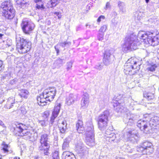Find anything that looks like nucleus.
Here are the masks:
<instances>
[{
    "label": "nucleus",
    "mask_w": 159,
    "mask_h": 159,
    "mask_svg": "<svg viewBox=\"0 0 159 159\" xmlns=\"http://www.w3.org/2000/svg\"><path fill=\"white\" fill-rule=\"evenodd\" d=\"M140 44L136 36L132 34L129 36L125 37V43L122 46V49L125 52L132 50H135L138 48Z\"/></svg>",
    "instance_id": "f257e3e1"
},
{
    "label": "nucleus",
    "mask_w": 159,
    "mask_h": 159,
    "mask_svg": "<svg viewBox=\"0 0 159 159\" xmlns=\"http://www.w3.org/2000/svg\"><path fill=\"white\" fill-rule=\"evenodd\" d=\"M140 66L138 60L136 57L129 59L124 66V72L126 75H133L138 71Z\"/></svg>",
    "instance_id": "f03ea898"
},
{
    "label": "nucleus",
    "mask_w": 159,
    "mask_h": 159,
    "mask_svg": "<svg viewBox=\"0 0 159 159\" xmlns=\"http://www.w3.org/2000/svg\"><path fill=\"white\" fill-rule=\"evenodd\" d=\"M152 32H145L142 31L139 32L138 36L140 39L143 40L146 44L155 46L159 44V33L153 37Z\"/></svg>",
    "instance_id": "7ed1b4c3"
},
{
    "label": "nucleus",
    "mask_w": 159,
    "mask_h": 159,
    "mask_svg": "<svg viewBox=\"0 0 159 159\" xmlns=\"http://www.w3.org/2000/svg\"><path fill=\"white\" fill-rule=\"evenodd\" d=\"M16 50L19 53H25L30 50L31 43L28 40L25 39L22 37L16 36Z\"/></svg>",
    "instance_id": "20e7f679"
},
{
    "label": "nucleus",
    "mask_w": 159,
    "mask_h": 159,
    "mask_svg": "<svg viewBox=\"0 0 159 159\" xmlns=\"http://www.w3.org/2000/svg\"><path fill=\"white\" fill-rule=\"evenodd\" d=\"M1 7L3 10L2 15L6 18L11 19L14 17L15 10L11 0L6 1L2 2L1 4Z\"/></svg>",
    "instance_id": "39448f33"
},
{
    "label": "nucleus",
    "mask_w": 159,
    "mask_h": 159,
    "mask_svg": "<svg viewBox=\"0 0 159 159\" xmlns=\"http://www.w3.org/2000/svg\"><path fill=\"white\" fill-rule=\"evenodd\" d=\"M49 133H43V132L40 136V145L39 147V150L41 153L44 154V155L48 156L49 154L48 152L49 144L48 143L49 142Z\"/></svg>",
    "instance_id": "423d86ee"
},
{
    "label": "nucleus",
    "mask_w": 159,
    "mask_h": 159,
    "mask_svg": "<svg viewBox=\"0 0 159 159\" xmlns=\"http://www.w3.org/2000/svg\"><path fill=\"white\" fill-rule=\"evenodd\" d=\"M109 115V111L106 110L98 116V128L100 130H103L107 128Z\"/></svg>",
    "instance_id": "0eeeda50"
},
{
    "label": "nucleus",
    "mask_w": 159,
    "mask_h": 159,
    "mask_svg": "<svg viewBox=\"0 0 159 159\" xmlns=\"http://www.w3.org/2000/svg\"><path fill=\"white\" fill-rule=\"evenodd\" d=\"M124 96L122 94H119V96L116 97V98L115 102H114L113 106L114 109L118 113H123L125 111H127V109L123 107V103H121L122 100H126L127 98L123 97Z\"/></svg>",
    "instance_id": "6e6552de"
},
{
    "label": "nucleus",
    "mask_w": 159,
    "mask_h": 159,
    "mask_svg": "<svg viewBox=\"0 0 159 159\" xmlns=\"http://www.w3.org/2000/svg\"><path fill=\"white\" fill-rule=\"evenodd\" d=\"M137 150L143 154H149L153 152V146L151 142L146 141L137 147Z\"/></svg>",
    "instance_id": "1a4fd4ad"
},
{
    "label": "nucleus",
    "mask_w": 159,
    "mask_h": 159,
    "mask_svg": "<svg viewBox=\"0 0 159 159\" xmlns=\"http://www.w3.org/2000/svg\"><path fill=\"white\" fill-rule=\"evenodd\" d=\"M15 126H13L14 130L19 133H22L25 139H29L31 138L32 134L28 130L25 129V125L16 122L15 124Z\"/></svg>",
    "instance_id": "9d476101"
},
{
    "label": "nucleus",
    "mask_w": 159,
    "mask_h": 159,
    "mask_svg": "<svg viewBox=\"0 0 159 159\" xmlns=\"http://www.w3.org/2000/svg\"><path fill=\"white\" fill-rule=\"evenodd\" d=\"M85 142L86 144L90 147H92L95 144L94 134L93 127L92 126L88 127L87 129Z\"/></svg>",
    "instance_id": "9b49d317"
},
{
    "label": "nucleus",
    "mask_w": 159,
    "mask_h": 159,
    "mask_svg": "<svg viewBox=\"0 0 159 159\" xmlns=\"http://www.w3.org/2000/svg\"><path fill=\"white\" fill-rule=\"evenodd\" d=\"M21 25L23 32L27 34L32 33L35 26L34 23L26 19L23 20Z\"/></svg>",
    "instance_id": "f8f14e48"
},
{
    "label": "nucleus",
    "mask_w": 159,
    "mask_h": 159,
    "mask_svg": "<svg viewBox=\"0 0 159 159\" xmlns=\"http://www.w3.org/2000/svg\"><path fill=\"white\" fill-rule=\"evenodd\" d=\"M56 93V90L54 87L50 88L45 90L43 92V97L49 102L52 101Z\"/></svg>",
    "instance_id": "ddd939ff"
},
{
    "label": "nucleus",
    "mask_w": 159,
    "mask_h": 159,
    "mask_svg": "<svg viewBox=\"0 0 159 159\" xmlns=\"http://www.w3.org/2000/svg\"><path fill=\"white\" fill-rule=\"evenodd\" d=\"M137 126L140 129L146 133H148L151 130V127L149 125L148 120H139L137 122Z\"/></svg>",
    "instance_id": "4468645a"
},
{
    "label": "nucleus",
    "mask_w": 159,
    "mask_h": 159,
    "mask_svg": "<svg viewBox=\"0 0 159 159\" xmlns=\"http://www.w3.org/2000/svg\"><path fill=\"white\" fill-rule=\"evenodd\" d=\"M75 151L79 156L81 157L86 154L87 153V148L84 146L83 143L80 142H78L76 145Z\"/></svg>",
    "instance_id": "2eb2a0df"
},
{
    "label": "nucleus",
    "mask_w": 159,
    "mask_h": 159,
    "mask_svg": "<svg viewBox=\"0 0 159 159\" xmlns=\"http://www.w3.org/2000/svg\"><path fill=\"white\" fill-rule=\"evenodd\" d=\"M115 59L114 56L109 51H106L104 55L103 59L104 63L107 66L112 63Z\"/></svg>",
    "instance_id": "dca6fc26"
},
{
    "label": "nucleus",
    "mask_w": 159,
    "mask_h": 159,
    "mask_svg": "<svg viewBox=\"0 0 159 159\" xmlns=\"http://www.w3.org/2000/svg\"><path fill=\"white\" fill-rule=\"evenodd\" d=\"M60 107L61 104L60 103H57L55 105L54 110L52 113V116L51 118L50 122L51 126L53 124L55 119L58 116L60 110Z\"/></svg>",
    "instance_id": "f3484780"
},
{
    "label": "nucleus",
    "mask_w": 159,
    "mask_h": 159,
    "mask_svg": "<svg viewBox=\"0 0 159 159\" xmlns=\"http://www.w3.org/2000/svg\"><path fill=\"white\" fill-rule=\"evenodd\" d=\"M149 125L151 127V130L154 129H159V117L157 116H154L151 118L148 121Z\"/></svg>",
    "instance_id": "a211bd4d"
},
{
    "label": "nucleus",
    "mask_w": 159,
    "mask_h": 159,
    "mask_svg": "<svg viewBox=\"0 0 159 159\" xmlns=\"http://www.w3.org/2000/svg\"><path fill=\"white\" fill-rule=\"evenodd\" d=\"M127 134L128 141L133 143L137 142L138 139V133L136 131L133 130L128 132Z\"/></svg>",
    "instance_id": "6ab92c4d"
},
{
    "label": "nucleus",
    "mask_w": 159,
    "mask_h": 159,
    "mask_svg": "<svg viewBox=\"0 0 159 159\" xmlns=\"http://www.w3.org/2000/svg\"><path fill=\"white\" fill-rule=\"evenodd\" d=\"M89 103V95L86 93L83 94L81 102V107L83 108H86Z\"/></svg>",
    "instance_id": "aec40b11"
},
{
    "label": "nucleus",
    "mask_w": 159,
    "mask_h": 159,
    "mask_svg": "<svg viewBox=\"0 0 159 159\" xmlns=\"http://www.w3.org/2000/svg\"><path fill=\"white\" fill-rule=\"evenodd\" d=\"M16 6L17 9H25L28 7L29 4L25 1L22 0H16Z\"/></svg>",
    "instance_id": "412c9836"
},
{
    "label": "nucleus",
    "mask_w": 159,
    "mask_h": 159,
    "mask_svg": "<svg viewBox=\"0 0 159 159\" xmlns=\"http://www.w3.org/2000/svg\"><path fill=\"white\" fill-rule=\"evenodd\" d=\"M117 7L119 8V11L121 14L125 13L126 11V5L122 1H119L117 2Z\"/></svg>",
    "instance_id": "4be33fe9"
},
{
    "label": "nucleus",
    "mask_w": 159,
    "mask_h": 159,
    "mask_svg": "<svg viewBox=\"0 0 159 159\" xmlns=\"http://www.w3.org/2000/svg\"><path fill=\"white\" fill-rule=\"evenodd\" d=\"M77 97L76 95L70 94L66 99V103L68 105L73 104L77 100Z\"/></svg>",
    "instance_id": "5701e85b"
},
{
    "label": "nucleus",
    "mask_w": 159,
    "mask_h": 159,
    "mask_svg": "<svg viewBox=\"0 0 159 159\" xmlns=\"http://www.w3.org/2000/svg\"><path fill=\"white\" fill-rule=\"evenodd\" d=\"M76 129L79 133H82L84 131V129L83 126V122L81 120H78L76 126Z\"/></svg>",
    "instance_id": "b1692460"
},
{
    "label": "nucleus",
    "mask_w": 159,
    "mask_h": 159,
    "mask_svg": "<svg viewBox=\"0 0 159 159\" xmlns=\"http://www.w3.org/2000/svg\"><path fill=\"white\" fill-rule=\"evenodd\" d=\"M67 124L66 120L62 121L61 123H59L58 126L60 132L61 133L64 134L65 133L67 129Z\"/></svg>",
    "instance_id": "393cba45"
},
{
    "label": "nucleus",
    "mask_w": 159,
    "mask_h": 159,
    "mask_svg": "<svg viewBox=\"0 0 159 159\" xmlns=\"http://www.w3.org/2000/svg\"><path fill=\"white\" fill-rule=\"evenodd\" d=\"M15 103V99L13 98L10 97L8 99L5 107L7 109H10L14 106Z\"/></svg>",
    "instance_id": "a878e982"
},
{
    "label": "nucleus",
    "mask_w": 159,
    "mask_h": 159,
    "mask_svg": "<svg viewBox=\"0 0 159 159\" xmlns=\"http://www.w3.org/2000/svg\"><path fill=\"white\" fill-rule=\"evenodd\" d=\"M38 103L40 106H43L47 104L46 101H48L46 98L43 97V94L40 95L39 97L37 98Z\"/></svg>",
    "instance_id": "bb28decb"
},
{
    "label": "nucleus",
    "mask_w": 159,
    "mask_h": 159,
    "mask_svg": "<svg viewBox=\"0 0 159 159\" xmlns=\"http://www.w3.org/2000/svg\"><path fill=\"white\" fill-rule=\"evenodd\" d=\"M72 158H75V156L71 152L68 151L63 152L62 159H71Z\"/></svg>",
    "instance_id": "cd10ccee"
},
{
    "label": "nucleus",
    "mask_w": 159,
    "mask_h": 159,
    "mask_svg": "<svg viewBox=\"0 0 159 159\" xmlns=\"http://www.w3.org/2000/svg\"><path fill=\"white\" fill-rule=\"evenodd\" d=\"M143 97L148 101L153 100L155 98L154 93L146 91L143 92Z\"/></svg>",
    "instance_id": "c85d7f7f"
},
{
    "label": "nucleus",
    "mask_w": 159,
    "mask_h": 159,
    "mask_svg": "<svg viewBox=\"0 0 159 159\" xmlns=\"http://www.w3.org/2000/svg\"><path fill=\"white\" fill-rule=\"evenodd\" d=\"M34 1L35 3H36V7L37 8L41 10L45 9V7L44 6L43 3L42 1V0H35Z\"/></svg>",
    "instance_id": "c756f323"
},
{
    "label": "nucleus",
    "mask_w": 159,
    "mask_h": 159,
    "mask_svg": "<svg viewBox=\"0 0 159 159\" xmlns=\"http://www.w3.org/2000/svg\"><path fill=\"white\" fill-rule=\"evenodd\" d=\"M29 92L27 90L23 89L21 90V93H19V95L21 98H27L29 96Z\"/></svg>",
    "instance_id": "7c9ffc66"
},
{
    "label": "nucleus",
    "mask_w": 159,
    "mask_h": 159,
    "mask_svg": "<svg viewBox=\"0 0 159 159\" xmlns=\"http://www.w3.org/2000/svg\"><path fill=\"white\" fill-rule=\"evenodd\" d=\"M69 141L67 139H65L62 145V149L64 150H68L69 148Z\"/></svg>",
    "instance_id": "2f4dec72"
},
{
    "label": "nucleus",
    "mask_w": 159,
    "mask_h": 159,
    "mask_svg": "<svg viewBox=\"0 0 159 159\" xmlns=\"http://www.w3.org/2000/svg\"><path fill=\"white\" fill-rule=\"evenodd\" d=\"M58 44L63 48H68L71 45V43L66 41L64 42L59 43Z\"/></svg>",
    "instance_id": "473e14b6"
},
{
    "label": "nucleus",
    "mask_w": 159,
    "mask_h": 159,
    "mask_svg": "<svg viewBox=\"0 0 159 159\" xmlns=\"http://www.w3.org/2000/svg\"><path fill=\"white\" fill-rule=\"evenodd\" d=\"M130 116L127 117V119L129 120V122L133 123L138 118L137 116L134 114H130Z\"/></svg>",
    "instance_id": "72a5a7b5"
},
{
    "label": "nucleus",
    "mask_w": 159,
    "mask_h": 159,
    "mask_svg": "<svg viewBox=\"0 0 159 159\" xmlns=\"http://www.w3.org/2000/svg\"><path fill=\"white\" fill-rule=\"evenodd\" d=\"M106 139L108 140L109 142H111L114 141L116 138V134L113 133L110 134L109 136L106 137Z\"/></svg>",
    "instance_id": "f704fd0d"
},
{
    "label": "nucleus",
    "mask_w": 159,
    "mask_h": 159,
    "mask_svg": "<svg viewBox=\"0 0 159 159\" xmlns=\"http://www.w3.org/2000/svg\"><path fill=\"white\" fill-rule=\"evenodd\" d=\"M64 59H61L60 58H58L55 62V63L58 67H61L65 63Z\"/></svg>",
    "instance_id": "c9c22d12"
},
{
    "label": "nucleus",
    "mask_w": 159,
    "mask_h": 159,
    "mask_svg": "<svg viewBox=\"0 0 159 159\" xmlns=\"http://www.w3.org/2000/svg\"><path fill=\"white\" fill-rule=\"evenodd\" d=\"M124 147L125 148L124 151L125 152L130 153H132L134 151V149L131 148L129 146H126V145H124Z\"/></svg>",
    "instance_id": "e433bc0d"
},
{
    "label": "nucleus",
    "mask_w": 159,
    "mask_h": 159,
    "mask_svg": "<svg viewBox=\"0 0 159 159\" xmlns=\"http://www.w3.org/2000/svg\"><path fill=\"white\" fill-rule=\"evenodd\" d=\"M59 154L58 151H55L52 153V159H59Z\"/></svg>",
    "instance_id": "4c0bfd02"
},
{
    "label": "nucleus",
    "mask_w": 159,
    "mask_h": 159,
    "mask_svg": "<svg viewBox=\"0 0 159 159\" xmlns=\"http://www.w3.org/2000/svg\"><path fill=\"white\" fill-rule=\"evenodd\" d=\"M157 67V66L155 64H154L149 66L147 69L149 71L153 72L155 70V69Z\"/></svg>",
    "instance_id": "58836bf2"
},
{
    "label": "nucleus",
    "mask_w": 159,
    "mask_h": 159,
    "mask_svg": "<svg viewBox=\"0 0 159 159\" xmlns=\"http://www.w3.org/2000/svg\"><path fill=\"white\" fill-rule=\"evenodd\" d=\"M107 26L104 25L101 26L99 30V32L101 33H103L105 32L107 29Z\"/></svg>",
    "instance_id": "ea45409f"
},
{
    "label": "nucleus",
    "mask_w": 159,
    "mask_h": 159,
    "mask_svg": "<svg viewBox=\"0 0 159 159\" xmlns=\"http://www.w3.org/2000/svg\"><path fill=\"white\" fill-rule=\"evenodd\" d=\"M60 0H51V4L52 7H55L58 3Z\"/></svg>",
    "instance_id": "a19ab883"
},
{
    "label": "nucleus",
    "mask_w": 159,
    "mask_h": 159,
    "mask_svg": "<svg viewBox=\"0 0 159 159\" xmlns=\"http://www.w3.org/2000/svg\"><path fill=\"white\" fill-rule=\"evenodd\" d=\"M104 34L100 32L98 36V39L100 41H102L103 39Z\"/></svg>",
    "instance_id": "79ce46f5"
},
{
    "label": "nucleus",
    "mask_w": 159,
    "mask_h": 159,
    "mask_svg": "<svg viewBox=\"0 0 159 159\" xmlns=\"http://www.w3.org/2000/svg\"><path fill=\"white\" fill-rule=\"evenodd\" d=\"M112 132L110 130L107 129L105 132V136L107 137V136H109V135Z\"/></svg>",
    "instance_id": "37998d69"
},
{
    "label": "nucleus",
    "mask_w": 159,
    "mask_h": 159,
    "mask_svg": "<svg viewBox=\"0 0 159 159\" xmlns=\"http://www.w3.org/2000/svg\"><path fill=\"white\" fill-rule=\"evenodd\" d=\"M102 67L103 66L101 64H98V65H96L95 67V68L96 69L99 70H101L102 69Z\"/></svg>",
    "instance_id": "c03bdc74"
},
{
    "label": "nucleus",
    "mask_w": 159,
    "mask_h": 159,
    "mask_svg": "<svg viewBox=\"0 0 159 159\" xmlns=\"http://www.w3.org/2000/svg\"><path fill=\"white\" fill-rule=\"evenodd\" d=\"M66 69L67 70H70L72 67V63L71 62H68L67 63Z\"/></svg>",
    "instance_id": "a18cd8bd"
},
{
    "label": "nucleus",
    "mask_w": 159,
    "mask_h": 159,
    "mask_svg": "<svg viewBox=\"0 0 159 159\" xmlns=\"http://www.w3.org/2000/svg\"><path fill=\"white\" fill-rule=\"evenodd\" d=\"M45 120H39V123L43 126H46L45 124Z\"/></svg>",
    "instance_id": "49530a36"
},
{
    "label": "nucleus",
    "mask_w": 159,
    "mask_h": 159,
    "mask_svg": "<svg viewBox=\"0 0 159 159\" xmlns=\"http://www.w3.org/2000/svg\"><path fill=\"white\" fill-rule=\"evenodd\" d=\"M143 117L145 119L148 118V119H150L151 117V115L150 114H145L144 115Z\"/></svg>",
    "instance_id": "de8ad7c7"
},
{
    "label": "nucleus",
    "mask_w": 159,
    "mask_h": 159,
    "mask_svg": "<svg viewBox=\"0 0 159 159\" xmlns=\"http://www.w3.org/2000/svg\"><path fill=\"white\" fill-rule=\"evenodd\" d=\"M111 6L110 5V3L109 2H107L106 4L105 9H107L108 8H110Z\"/></svg>",
    "instance_id": "09e8293b"
},
{
    "label": "nucleus",
    "mask_w": 159,
    "mask_h": 159,
    "mask_svg": "<svg viewBox=\"0 0 159 159\" xmlns=\"http://www.w3.org/2000/svg\"><path fill=\"white\" fill-rule=\"evenodd\" d=\"M105 18V16H100L97 19V21L98 22H100L101 20V19H104Z\"/></svg>",
    "instance_id": "8fccbe9b"
},
{
    "label": "nucleus",
    "mask_w": 159,
    "mask_h": 159,
    "mask_svg": "<svg viewBox=\"0 0 159 159\" xmlns=\"http://www.w3.org/2000/svg\"><path fill=\"white\" fill-rule=\"evenodd\" d=\"M7 147L8 146L7 144H5L4 146V147L3 148V150L5 152H8V150L7 149Z\"/></svg>",
    "instance_id": "3c124183"
},
{
    "label": "nucleus",
    "mask_w": 159,
    "mask_h": 159,
    "mask_svg": "<svg viewBox=\"0 0 159 159\" xmlns=\"http://www.w3.org/2000/svg\"><path fill=\"white\" fill-rule=\"evenodd\" d=\"M54 14L56 15L59 19L61 18V14L59 12H56L54 13Z\"/></svg>",
    "instance_id": "603ef678"
},
{
    "label": "nucleus",
    "mask_w": 159,
    "mask_h": 159,
    "mask_svg": "<svg viewBox=\"0 0 159 159\" xmlns=\"http://www.w3.org/2000/svg\"><path fill=\"white\" fill-rule=\"evenodd\" d=\"M11 40L7 39V45L9 47L11 45Z\"/></svg>",
    "instance_id": "864d4df0"
},
{
    "label": "nucleus",
    "mask_w": 159,
    "mask_h": 159,
    "mask_svg": "<svg viewBox=\"0 0 159 159\" xmlns=\"http://www.w3.org/2000/svg\"><path fill=\"white\" fill-rule=\"evenodd\" d=\"M2 62L0 61V71H1L4 68V67L2 66Z\"/></svg>",
    "instance_id": "5fc2aeb1"
},
{
    "label": "nucleus",
    "mask_w": 159,
    "mask_h": 159,
    "mask_svg": "<svg viewBox=\"0 0 159 159\" xmlns=\"http://www.w3.org/2000/svg\"><path fill=\"white\" fill-rule=\"evenodd\" d=\"M58 44L57 46H55L54 47V48L56 50V51L57 52V54L58 55V54H59V50L58 49V48H57V46L58 45Z\"/></svg>",
    "instance_id": "6e6d98bb"
},
{
    "label": "nucleus",
    "mask_w": 159,
    "mask_h": 159,
    "mask_svg": "<svg viewBox=\"0 0 159 159\" xmlns=\"http://www.w3.org/2000/svg\"><path fill=\"white\" fill-rule=\"evenodd\" d=\"M0 125L2 126L3 127H5V125L3 122L0 120Z\"/></svg>",
    "instance_id": "4d7b16f0"
},
{
    "label": "nucleus",
    "mask_w": 159,
    "mask_h": 159,
    "mask_svg": "<svg viewBox=\"0 0 159 159\" xmlns=\"http://www.w3.org/2000/svg\"><path fill=\"white\" fill-rule=\"evenodd\" d=\"M156 155H157V157H159V149L157 150L156 152Z\"/></svg>",
    "instance_id": "13d9d810"
},
{
    "label": "nucleus",
    "mask_w": 159,
    "mask_h": 159,
    "mask_svg": "<svg viewBox=\"0 0 159 159\" xmlns=\"http://www.w3.org/2000/svg\"><path fill=\"white\" fill-rule=\"evenodd\" d=\"M44 115H46V116H48L49 115V113L48 111H45L44 112Z\"/></svg>",
    "instance_id": "bf43d9fd"
},
{
    "label": "nucleus",
    "mask_w": 159,
    "mask_h": 159,
    "mask_svg": "<svg viewBox=\"0 0 159 159\" xmlns=\"http://www.w3.org/2000/svg\"><path fill=\"white\" fill-rule=\"evenodd\" d=\"M46 23H47V25H50L51 23V21L49 20H47L46 21Z\"/></svg>",
    "instance_id": "052dcab7"
},
{
    "label": "nucleus",
    "mask_w": 159,
    "mask_h": 159,
    "mask_svg": "<svg viewBox=\"0 0 159 159\" xmlns=\"http://www.w3.org/2000/svg\"><path fill=\"white\" fill-rule=\"evenodd\" d=\"M43 117L44 118L45 120H48V116H46V115H43Z\"/></svg>",
    "instance_id": "680f3d73"
},
{
    "label": "nucleus",
    "mask_w": 159,
    "mask_h": 159,
    "mask_svg": "<svg viewBox=\"0 0 159 159\" xmlns=\"http://www.w3.org/2000/svg\"><path fill=\"white\" fill-rule=\"evenodd\" d=\"M146 2L147 3H148L149 2V1L150 0H145Z\"/></svg>",
    "instance_id": "e2e57ef3"
},
{
    "label": "nucleus",
    "mask_w": 159,
    "mask_h": 159,
    "mask_svg": "<svg viewBox=\"0 0 159 159\" xmlns=\"http://www.w3.org/2000/svg\"><path fill=\"white\" fill-rule=\"evenodd\" d=\"M158 54L157 55V57L159 59V49L158 50Z\"/></svg>",
    "instance_id": "0e129e2a"
},
{
    "label": "nucleus",
    "mask_w": 159,
    "mask_h": 159,
    "mask_svg": "<svg viewBox=\"0 0 159 159\" xmlns=\"http://www.w3.org/2000/svg\"><path fill=\"white\" fill-rule=\"evenodd\" d=\"M116 159H125L124 158H123L122 157H117L116 158Z\"/></svg>",
    "instance_id": "69168bd1"
},
{
    "label": "nucleus",
    "mask_w": 159,
    "mask_h": 159,
    "mask_svg": "<svg viewBox=\"0 0 159 159\" xmlns=\"http://www.w3.org/2000/svg\"><path fill=\"white\" fill-rule=\"evenodd\" d=\"M3 35V34H0V39Z\"/></svg>",
    "instance_id": "338daca9"
},
{
    "label": "nucleus",
    "mask_w": 159,
    "mask_h": 159,
    "mask_svg": "<svg viewBox=\"0 0 159 159\" xmlns=\"http://www.w3.org/2000/svg\"><path fill=\"white\" fill-rule=\"evenodd\" d=\"M34 159H39V158L38 157H34Z\"/></svg>",
    "instance_id": "774afa93"
}]
</instances>
